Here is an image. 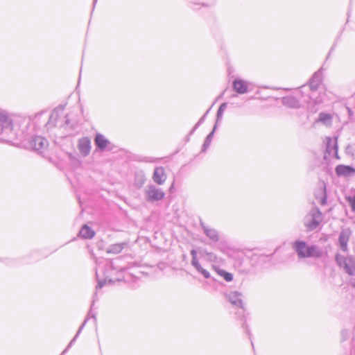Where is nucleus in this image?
Masks as SVG:
<instances>
[{
    "instance_id": "obj_24",
    "label": "nucleus",
    "mask_w": 355,
    "mask_h": 355,
    "mask_svg": "<svg viewBox=\"0 0 355 355\" xmlns=\"http://www.w3.org/2000/svg\"><path fill=\"white\" fill-rule=\"evenodd\" d=\"M94 234L95 232L87 225H83L79 232V236L87 239L93 238Z\"/></svg>"
},
{
    "instance_id": "obj_23",
    "label": "nucleus",
    "mask_w": 355,
    "mask_h": 355,
    "mask_svg": "<svg viewBox=\"0 0 355 355\" xmlns=\"http://www.w3.org/2000/svg\"><path fill=\"white\" fill-rule=\"evenodd\" d=\"M319 122L326 126H330L332 123V116L330 114L321 112L319 114L318 119L315 121V123Z\"/></svg>"
},
{
    "instance_id": "obj_17",
    "label": "nucleus",
    "mask_w": 355,
    "mask_h": 355,
    "mask_svg": "<svg viewBox=\"0 0 355 355\" xmlns=\"http://www.w3.org/2000/svg\"><path fill=\"white\" fill-rule=\"evenodd\" d=\"M314 196L318 204L324 205L327 203L326 188L324 183L315 190Z\"/></svg>"
},
{
    "instance_id": "obj_26",
    "label": "nucleus",
    "mask_w": 355,
    "mask_h": 355,
    "mask_svg": "<svg viewBox=\"0 0 355 355\" xmlns=\"http://www.w3.org/2000/svg\"><path fill=\"white\" fill-rule=\"evenodd\" d=\"M216 128H217V125L215 124L214 126L213 130L207 136V137L205 140V142L202 145V151H203V152L206 151V150L209 147L211 140L214 137V132L216 130Z\"/></svg>"
},
{
    "instance_id": "obj_14",
    "label": "nucleus",
    "mask_w": 355,
    "mask_h": 355,
    "mask_svg": "<svg viewBox=\"0 0 355 355\" xmlns=\"http://www.w3.org/2000/svg\"><path fill=\"white\" fill-rule=\"evenodd\" d=\"M200 226L204 234L213 242L216 243L220 240L218 232L209 226L206 225L204 223L200 222Z\"/></svg>"
},
{
    "instance_id": "obj_16",
    "label": "nucleus",
    "mask_w": 355,
    "mask_h": 355,
    "mask_svg": "<svg viewBox=\"0 0 355 355\" xmlns=\"http://www.w3.org/2000/svg\"><path fill=\"white\" fill-rule=\"evenodd\" d=\"M320 83V74L319 73H315L309 80V88L311 91V94L307 96L309 99H313L314 92L318 89Z\"/></svg>"
},
{
    "instance_id": "obj_10",
    "label": "nucleus",
    "mask_w": 355,
    "mask_h": 355,
    "mask_svg": "<svg viewBox=\"0 0 355 355\" xmlns=\"http://www.w3.org/2000/svg\"><path fill=\"white\" fill-rule=\"evenodd\" d=\"M351 234V231L349 229H344L339 234L338 245L343 252L348 251V242Z\"/></svg>"
},
{
    "instance_id": "obj_36",
    "label": "nucleus",
    "mask_w": 355,
    "mask_h": 355,
    "mask_svg": "<svg viewBox=\"0 0 355 355\" xmlns=\"http://www.w3.org/2000/svg\"><path fill=\"white\" fill-rule=\"evenodd\" d=\"M209 110H210V109H209V110L206 112V113H205V114H204V115H203V116H202L199 119V121H198V124H201V123H202L204 122V121H205V117H206V116H207V113L209 112Z\"/></svg>"
},
{
    "instance_id": "obj_28",
    "label": "nucleus",
    "mask_w": 355,
    "mask_h": 355,
    "mask_svg": "<svg viewBox=\"0 0 355 355\" xmlns=\"http://www.w3.org/2000/svg\"><path fill=\"white\" fill-rule=\"evenodd\" d=\"M217 272L220 277H223L226 282H232L233 280V275L225 270L218 269L217 270Z\"/></svg>"
},
{
    "instance_id": "obj_11",
    "label": "nucleus",
    "mask_w": 355,
    "mask_h": 355,
    "mask_svg": "<svg viewBox=\"0 0 355 355\" xmlns=\"http://www.w3.org/2000/svg\"><path fill=\"white\" fill-rule=\"evenodd\" d=\"M191 255L192 257L191 265L195 269L200 273L205 278L208 279L210 277V273L205 269H204L200 264L198 257L197 251L196 250H191Z\"/></svg>"
},
{
    "instance_id": "obj_44",
    "label": "nucleus",
    "mask_w": 355,
    "mask_h": 355,
    "mask_svg": "<svg viewBox=\"0 0 355 355\" xmlns=\"http://www.w3.org/2000/svg\"><path fill=\"white\" fill-rule=\"evenodd\" d=\"M97 0H94V3H95L96 2Z\"/></svg>"
},
{
    "instance_id": "obj_38",
    "label": "nucleus",
    "mask_w": 355,
    "mask_h": 355,
    "mask_svg": "<svg viewBox=\"0 0 355 355\" xmlns=\"http://www.w3.org/2000/svg\"><path fill=\"white\" fill-rule=\"evenodd\" d=\"M146 161L149 162H155L157 161V159L152 157H147Z\"/></svg>"
},
{
    "instance_id": "obj_15",
    "label": "nucleus",
    "mask_w": 355,
    "mask_h": 355,
    "mask_svg": "<svg viewBox=\"0 0 355 355\" xmlns=\"http://www.w3.org/2000/svg\"><path fill=\"white\" fill-rule=\"evenodd\" d=\"M249 83L241 78H236L232 83L233 89L239 94H243L248 92Z\"/></svg>"
},
{
    "instance_id": "obj_5",
    "label": "nucleus",
    "mask_w": 355,
    "mask_h": 355,
    "mask_svg": "<svg viewBox=\"0 0 355 355\" xmlns=\"http://www.w3.org/2000/svg\"><path fill=\"white\" fill-rule=\"evenodd\" d=\"M307 88L305 86H302L297 92V96L290 95L283 97L282 100V104L289 108H299L302 106V103L297 99L298 97L304 98V103H309L308 97L304 96V93L306 92L305 90Z\"/></svg>"
},
{
    "instance_id": "obj_22",
    "label": "nucleus",
    "mask_w": 355,
    "mask_h": 355,
    "mask_svg": "<svg viewBox=\"0 0 355 355\" xmlns=\"http://www.w3.org/2000/svg\"><path fill=\"white\" fill-rule=\"evenodd\" d=\"M95 144L99 149L104 150L110 144V141L103 135L98 133L96 135Z\"/></svg>"
},
{
    "instance_id": "obj_42",
    "label": "nucleus",
    "mask_w": 355,
    "mask_h": 355,
    "mask_svg": "<svg viewBox=\"0 0 355 355\" xmlns=\"http://www.w3.org/2000/svg\"><path fill=\"white\" fill-rule=\"evenodd\" d=\"M92 317L94 319V320H96V316H95V315H94V314H93V315H92Z\"/></svg>"
},
{
    "instance_id": "obj_1",
    "label": "nucleus",
    "mask_w": 355,
    "mask_h": 355,
    "mask_svg": "<svg viewBox=\"0 0 355 355\" xmlns=\"http://www.w3.org/2000/svg\"><path fill=\"white\" fill-rule=\"evenodd\" d=\"M123 268L110 260H103L97 263L96 277L98 284L96 287V295L98 289L101 288L107 282H114L123 279Z\"/></svg>"
},
{
    "instance_id": "obj_3",
    "label": "nucleus",
    "mask_w": 355,
    "mask_h": 355,
    "mask_svg": "<svg viewBox=\"0 0 355 355\" xmlns=\"http://www.w3.org/2000/svg\"><path fill=\"white\" fill-rule=\"evenodd\" d=\"M323 216L317 207H313L304 218V225L309 231L317 229L321 224Z\"/></svg>"
},
{
    "instance_id": "obj_30",
    "label": "nucleus",
    "mask_w": 355,
    "mask_h": 355,
    "mask_svg": "<svg viewBox=\"0 0 355 355\" xmlns=\"http://www.w3.org/2000/svg\"><path fill=\"white\" fill-rule=\"evenodd\" d=\"M345 154L350 157H354L355 156V143L348 144L345 149Z\"/></svg>"
},
{
    "instance_id": "obj_8",
    "label": "nucleus",
    "mask_w": 355,
    "mask_h": 355,
    "mask_svg": "<svg viewBox=\"0 0 355 355\" xmlns=\"http://www.w3.org/2000/svg\"><path fill=\"white\" fill-rule=\"evenodd\" d=\"M29 146L35 151L40 154H43L46 150L49 143L45 138L40 136H36L31 139L29 142Z\"/></svg>"
},
{
    "instance_id": "obj_19",
    "label": "nucleus",
    "mask_w": 355,
    "mask_h": 355,
    "mask_svg": "<svg viewBox=\"0 0 355 355\" xmlns=\"http://www.w3.org/2000/svg\"><path fill=\"white\" fill-rule=\"evenodd\" d=\"M229 302L233 304L234 306L239 307V308H243V303L242 300V295L241 293L239 292H231L227 296Z\"/></svg>"
},
{
    "instance_id": "obj_43",
    "label": "nucleus",
    "mask_w": 355,
    "mask_h": 355,
    "mask_svg": "<svg viewBox=\"0 0 355 355\" xmlns=\"http://www.w3.org/2000/svg\"><path fill=\"white\" fill-rule=\"evenodd\" d=\"M173 184L171 186L170 190H171L173 189Z\"/></svg>"
},
{
    "instance_id": "obj_2",
    "label": "nucleus",
    "mask_w": 355,
    "mask_h": 355,
    "mask_svg": "<svg viewBox=\"0 0 355 355\" xmlns=\"http://www.w3.org/2000/svg\"><path fill=\"white\" fill-rule=\"evenodd\" d=\"M292 248L296 252L299 259H320L324 254L323 250L318 245H309L306 241L300 239L292 243Z\"/></svg>"
},
{
    "instance_id": "obj_40",
    "label": "nucleus",
    "mask_w": 355,
    "mask_h": 355,
    "mask_svg": "<svg viewBox=\"0 0 355 355\" xmlns=\"http://www.w3.org/2000/svg\"><path fill=\"white\" fill-rule=\"evenodd\" d=\"M266 257H267L263 256V255H259V258L260 259H265V258H266Z\"/></svg>"
},
{
    "instance_id": "obj_29",
    "label": "nucleus",
    "mask_w": 355,
    "mask_h": 355,
    "mask_svg": "<svg viewBox=\"0 0 355 355\" xmlns=\"http://www.w3.org/2000/svg\"><path fill=\"white\" fill-rule=\"evenodd\" d=\"M226 107H227L226 103H223L220 105V107L218 110V112H217V114H216V124L217 125L220 122L222 117H223V112H224L225 110L226 109Z\"/></svg>"
},
{
    "instance_id": "obj_34",
    "label": "nucleus",
    "mask_w": 355,
    "mask_h": 355,
    "mask_svg": "<svg viewBox=\"0 0 355 355\" xmlns=\"http://www.w3.org/2000/svg\"><path fill=\"white\" fill-rule=\"evenodd\" d=\"M349 202L352 211L355 212V196L349 200Z\"/></svg>"
},
{
    "instance_id": "obj_31",
    "label": "nucleus",
    "mask_w": 355,
    "mask_h": 355,
    "mask_svg": "<svg viewBox=\"0 0 355 355\" xmlns=\"http://www.w3.org/2000/svg\"><path fill=\"white\" fill-rule=\"evenodd\" d=\"M234 267L241 273H247L249 270L242 266V262L241 261H236L234 263Z\"/></svg>"
},
{
    "instance_id": "obj_21",
    "label": "nucleus",
    "mask_w": 355,
    "mask_h": 355,
    "mask_svg": "<svg viewBox=\"0 0 355 355\" xmlns=\"http://www.w3.org/2000/svg\"><path fill=\"white\" fill-rule=\"evenodd\" d=\"M62 115H63V108L55 109L50 116L49 123L52 125H61L62 123H60L59 119Z\"/></svg>"
},
{
    "instance_id": "obj_18",
    "label": "nucleus",
    "mask_w": 355,
    "mask_h": 355,
    "mask_svg": "<svg viewBox=\"0 0 355 355\" xmlns=\"http://www.w3.org/2000/svg\"><path fill=\"white\" fill-rule=\"evenodd\" d=\"M336 173L338 176L351 177L355 174V168L350 166L338 165L336 168Z\"/></svg>"
},
{
    "instance_id": "obj_32",
    "label": "nucleus",
    "mask_w": 355,
    "mask_h": 355,
    "mask_svg": "<svg viewBox=\"0 0 355 355\" xmlns=\"http://www.w3.org/2000/svg\"><path fill=\"white\" fill-rule=\"evenodd\" d=\"M207 259L209 261L215 263L217 261V256L214 253L210 252V253L208 254V256L207 257Z\"/></svg>"
},
{
    "instance_id": "obj_35",
    "label": "nucleus",
    "mask_w": 355,
    "mask_h": 355,
    "mask_svg": "<svg viewBox=\"0 0 355 355\" xmlns=\"http://www.w3.org/2000/svg\"><path fill=\"white\" fill-rule=\"evenodd\" d=\"M210 252H208L207 250L203 249L200 250V254L202 257H205L207 259V257L208 256V254H209Z\"/></svg>"
},
{
    "instance_id": "obj_9",
    "label": "nucleus",
    "mask_w": 355,
    "mask_h": 355,
    "mask_svg": "<svg viewBox=\"0 0 355 355\" xmlns=\"http://www.w3.org/2000/svg\"><path fill=\"white\" fill-rule=\"evenodd\" d=\"M326 142V154H328L331 157H336L338 159V138L327 137Z\"/></svg>"
},
{
    "instance_id": "obj_6",
    "label": "nucleus",
    "mask_w": 355,
    "mask_h": 355,
    "mask_svg": "<svg viewBox=\"0 0 355 355\" xmlns=\"http://www.w3.org/2000/svg\"><path fill=\"white\" fill-rule=\"evenodd\" d=\"M144 193L145 200L150 202L159 201L165 196V193L153 184L146 186L144 190Z\"/></svg>"
},
{
    "instance_id": "obj_7",
    "label": "nucleus",
    "mask_w": 355,
    "mask_h": 355,
    "mask_svg": "<svg viewBox=\"0 0 355 355\" xmlns=\"http://www.w3.org/2000/svg\"><path fill=\"white\" fill-rule=\"evenodd\" d=\"M12 121L4 110H0V135L8 134L12 130Z\"/></svg>"
},
{
    "instance_id": "obj_13",
    "label": "nucleus",
    "mask_w": 355,
    "mask_h": 355,
    "mask_svg": "<svg viewBox=\"0 0 355 355\" xmlns=\"http://www.w3.org/2000/svg\"><path fill=\"white\" fill-rule=\"evenodd\" d=\"M78 149L82 156H87L91 150V141L87 137L80 138L78 140Z\"/></svg>"
},
{
    "instance_id": "obj_33",
    "label": "nucleus",
    "mask_w": 355,
    "mask_h": 355,
    "mask_svg": "<svg viewBox=\"0 0 355 355\" xmlns=\"http://www.w3.org/2000/svg\"><path fill=\"white\" fill-rule=\"evenodd\" d=\"M341 336L343 340H347L349 336V331L347 329L342 330Z\"/></svg>"
},
{
    "instance_id": "obj_12",
    "label": "nucleus",
    "mask_w": 355,
    "mask_h": 355,
    "mask_svg": "<svg viewBox=\"0 0 355 355\" xmlns=\"http://www.w3.org/2000/svg\"><path fill=\"white\" fill-rule=\"evenodd\" d=\"M191 255L192 257L191 265L195 269L200 273L205 278L208 279L210 277V273L205 269H204L200 264L198 257L197 251L196 250H191Z\"/></svg>"
},
{
    "instance_id": "obj_37",
    "label": "nucleus",
    "mask_w": 355,
    "mask_h": 355,
    "mask_svg": "<svg viewBox=\"0 0 355 355\" xmlns=\"http://www.w3.org/2000/svg\"><path fill=\"white\" fill-rule=\"evenodd\" d=\"M64 123H65L67 125H71L70 119H69V116L68 114L65 116V121H64Z\"/></svg>"
},
{
    "instance_id": "obj_39",
    "label": "nucleus",
    "mask_w": 355,
    "mask_h": 355,
    "mask_svg": "<svg viewBox=\"0 0 355 355\" xmlns=\"http://www.w3.org/2000/svg\"><path fill=\"white\" fill-rule=\"evenodd\" d=\"M200 124H198V122L195 125V126L193 127V128L192 129V130L191 131V134L193 133L194 131L198 128V126L200 125Z\"/></svg>"
},
{
    "instance_id": "obj_20",
    "label": "nucleus",
    "mask_w": 355,
    "mask_h": 355,
    "mask_svg": "<svg viewBox=\"0 0 355 355\" xmlns=\"http://www.w3.org/2000/svg\"><path fill=\"white\" fill-rule=\"evenodd\" d=\"M166 179V175L164 172L163 167H156L154 170L153 180L159 185H162L164 183Z\"/></svg>"
},
{
    "instance_id": "obj_25",
    "label": "nucleus",
    "mask_w": 355,
    "mask_h": 355,
    "mask_svg": "<svg viewBox=\"0 0 355 355\" xmlns=\"http://www.w3.org/2000/svg\"><path fill=\"white\" fill-rule=\"evenodd\" d=\"M124 243H115L113 245H111L107 249V253H113V254H118L122 251L125 246Z\"/></svg>"
},
{
    "instance_id": "obj_41",
    "label": "nucleus",
    "mask_w": 355,
    "mask_h": 355,
    "mask_svg": "<svg viewBox=\"0 0 355 355\" xmlns=\"http://www.w3.org/2000/svg\"><path fill=\"white\" fill-rule=\"evenodd\" d=\"M320 102H321V100L315 99V101H314V103L315 104H318V103H320Z\"/></svg>"
},
{
    "instance_id": "obj_27",
    "label": "nucleus",
    "mask_w": 355,
    "mask_h": 355,
    "mask_svg": "<svg viewBox=\"0 0 355 355\" xmlns=\"http://www.w3.org/2000/svg\"><path fill=\"white\" fill-rule=\"evenodd\" d=\"M88 319H89V316H87V318L84 320L83 323L81 324V326L80 327L78 331H77L76 336L70 341V343H69V345L67 347V348L62 352L61 355H64L68 351V349L72 346V345L73 344V343L75 342V340H76V338H78L79 334H80L81 331L84 328V327H85V324H86V322H87Z\"/></svg>"
},
{
    "instance_id": "obj_4",
    "label": "nucleus",
    "mask_w": 355,
    "mask_h": 355,
    "mask_svg": "<svg viewBox=\"0 0 355 355\" xmlns=\"http://www.w3.org/2000/svg\"><path fill=\"white\" fill-rule=\"evenodd\" d=\"M336 261L338 266L350 276H355V256L336 254Z\"/></svg>"
}]
</instances>
